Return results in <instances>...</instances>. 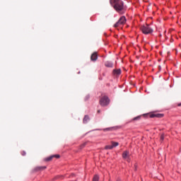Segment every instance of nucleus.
<instances>
[{"mask_svg":"<svg viewBox=\"0 0 181 181\" xmlns=\"http://www.w3.org/2000/svg\"><path fill=\"white\" fill-rule=\"evenodd\" d=\"M110 4L114 9L122 15L125 12V7L124 6V1L121 0H110Z\"/></svg>","mask_w":181,"mask_h":181,"instance_id":"f257e3e1","label":"nucleus"},{"mask_svg":"<svg viewBox=\"0 0 181 181\" xmlns=\"http://www.w3.org/2000/svg\"><path fill=\"white\" fill-rule=\"evenodd\" d=\"M140 30H141L142 33L144 35H149L153 32V30L149 26V25H141L140 27Z\"/></svg>","mask_w":181,"mask_h":181,"instance_id":"f03ea898","label":"nucleus"},{"mask_svg":"<svg viewBox=\"0 0 181 181\" xmlns=\"http://www.w3.org/2000/svg\"><path fill=\"white\" fill-rule=\"evenodd\" d=\"M99 103L102 107H107L110 104V98H108V96H103Z\"/></svg>","mask_w":181,"mask_h":181,"instance_id":"7ed1b4c3","label":"nucleus"},{"mask_svg":"<svg viewBox=\"0 0 181 181\" xmlns=\"http://www.w3.org/2000/svg\"><path fill=\"white\" fill-rule=\"evenodd\" d=\"M127 23V18H125V16H122L119 21L115 24V28H118V26H119V25H125V23Z\"/></svg>","mask_w":181,"mask_h":181,"instance_id":"20e7f679","label":"nucleus"},{"mask_svg":"<svg viewBox=\"0 0 181 181\" xmlns=\"http://www.w3.org/2000/svg\"><path fill=\"white\" fill-rule=\"evenodd\" d=\"M53 158H56L57 159H59V158H60V155H59V154L52 155L48 158H45V161L50 162V160H52V159H53Z\"/></svg>","mask_w":181,"mask_h":181,"instance_id":"39448f33","label":"nucleus"},{"mask_svg":"<svg viewBox=\"0 0 181 181\" xmlns=\"http://www.w3.org/2000/svg\"><path fill=\"white\" fill-rule=\"evenodd\" d=\"M122 158H123V159H126L127 160V162H129V151L123 152Z\"/></svg>","mask_w":181,"mask_h":181,"instance_id":"423d86ee","label":"nucleus"},{"mask_svg":"<svg viewBox=\"0 0 181 181\" xmlns=\"http://www.w3.org/2000/svg\"><path fill=\"white\" fill-rule=\"evenodd\" d=\"M97 59H98V55L97 54V52H93L90 56V60L92 62L97 61Z\"/></svg>","mask_w":181,"mask_h":181,"instance_id":"0eeeda50","label":"nucleus"},{"mask_svg":"<svg viewBox=\"0 0 181 181\" xmlns=\"http://www.w3.org/2000/svg\"><path fill=\"white\" fill-rule=\"evenodd\" d=\"M163 117V114H151L150 115L151 118H162Z\"/></svg>","mask_w":181,"mask_h":181,"instance_id":"6e6552de","label":"nucleus"},{"mask_svg":"<svg viewBox=\"0 0 181 181\" xmlns=\"http://www.w3.org/2000/svg\"><path fill=\"white\" fill-rule=\"evenodd\" d=\"M88 121H90V117H88V115H86L83 119V124H87Z\"/></svg>","mask_w":181,"mask_h":181,"instance_id":"1a4fd4ad","label":"nucleus"},{"mask_svg":"<svg viewBox=\"0 0 181 181\" xmlns=\"http://www.w3.org/2000/svg\"><path fill=\"white\" fill-rule=\"evenodd\" d=\"M113 74H121V69H114L113 70Z\"/></svg>","mask_w":181,"mask_h":181,"instance_id":"9d476101","label":"nucleus"},{"mask_svg":"<svg viewBox=\"0 0 181 181\" xmlns=\"http://www.w3.org/2000/svg\"><path fill=\"white\" fill-rule=\"evenodd\" d=\"M46 169V166H39L35 168V170H44Z\"/></svg>","mask_w":181,"mask_h":181,"instance_id":"9b49d317","label":"nucleus"},{"mask_svg":"<svg viewBox=\"0 0 181 181\" xmlns=\"http://www.w3.org/2000/svg\"><path fill=\"white\" fill-rule=\"evenodd\" d=\"M105 66L106 67H112L113 64H112V62H105Z\"/></svg>","mask_w":181,"mask_h":181,"instance_id":"f8f14e48","label":"nucleus"},{"mask_svg":"<svg viewBox=\"0 0 181 181\" xmlns=\"http://www.w3.org/2000/svg\"><path fill=\"white\" fill-rule=\"evenodd\" d=\"M141 119V116H137L136 117H134L132 120L131 122H133V121H139Z\"/></svg>","mask_w":181,"mask_h":181,"instance_id":"ddd939ff","label":"nucleus"},{"mask_svg":"<svg viewBox=\"0 0 181 181\" xmlns=\"http://www.w3.org/2000/svg\"><path fill=\"white\" fill-rule=\"evenodd\" d=\"M93 181H100V177L97 175H94Z\"/></svg>","mask_w":181,"mask_h":181,"instance_id":"4468645a","label":"nucleus"},{"mask_svg":"<svg viewBox=\"0 0 181 181\" xmlns=\"http://www.w3.org/2000/svg\"><path fill=\"white\" fill-rule=\"evenodd\" d=\"M118 145H119V144L118 142L112 141V146L113 148H115V147L118 146Z\"/></svg>","mask_w":181,"mask_h":181,"instance_id":"2eb2a0df","label":"nucleus"},{"mask_svg":"<svg viewBox=\"0 0 181 181\" xmlns=\"http://www.w3.org/2000/svg\"><path fill=\"white\" fill-rule=\"evenodd\" d=\"M114 147H112V145H107L105 146V149H113Z\"/></svg>","mask_w":181,"mask_h":181,"instance_id":"dca6fc26","label":"nucleus"},{"mask_svg":"<svg viewBox=\"0 0 181 181\" xmlns=\"http://www.w3.org/2000/svg\"><path fill=\"white\" fill-rule=\"evenodd\" d=\"M165 139V135L162 134L160 136V141H163Z\"/></svg>","mask_w":181,"mask_h":181,"instance_id":"f3484780","label":"nucleus"},{"mask_svg":"<svg viewBox=\"0 0 181 181\" xmlns=\"http://www.w3.org/2000/svg\"><path fill=\"white\" fill-rule=\"evenodd\" d=\"M104 131H111V128L105 129Z\"/></svg>","mask_w":181,"mask_h":181,"instance_id":"a211bd4d","label":"nucleus"},{"mask_svg":"<svg viewBox=\"0 0 181 181\" xmlns=\"http://www.w3.org/2000/svg\"><path fill=\"white\" fill-rule=\"evenodd\" d=\"M22 155H23V156H25L26 155V153L25 151H23Z\"/></svg>","mask_w":181,"mask_h":181,"instance_id":"6ab92c4d","label":"nucleus"},{"mask_svg":"<svg viewBox=\"0 0 181 181\" xmlns=\"http://www.w3.org/2000/svg\"><path fill=\"white\" fill-rule=\"evenodd\" d=\"M116 181H122V180H121L120 178H117V179H116Z\"/></svg>","mask_w":181,"mask_h":181,"instance_id":"aec40b11","label":"nucleus"},{"mask_svg":"<svg viewBox=\"0 0 181 181\" xmlns=\"http://www.w3.org/2000/svg\"><path fill=\"white\" fill-rule=\"evenodd\" d=\"M178 107H181V103L178 104Z\"/></svg>","mask_w":181,"mask_h":181,"instance_id":"412c9836","label":"nucleus"},{"mask_svg":"<svg viewBox=\"0 0 181 181\" xmlns=\"http://www.w3.org/2000/svg\"><path fill=\"white\" fill-rule=\"evenodd\" d=\"M100 112H101L100 110H98V114H100Z\"/></svg>","mask_w":181,"mask_h":181,"instance_id":"4be33fe9","label":"nucleus"},{"mask_svg":"<svg viewBox=\"0 0 181 181\" xmlns=\"http://www.w3.org/2000/svg\"><path fill=\"white\" fill-rule=\"evenodd\" d=\"M109 181H111V180H109Z\"/></svg>","mask_w":181,"mask_h":181,"instance_id":"5701e85b","label":"nucleus"}]
</instances>
